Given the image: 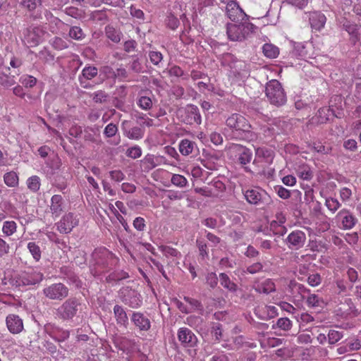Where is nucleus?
Masks as SVG:
<instances>
[{
  "label": "nucleus",
  "mask_w": 361,
  "mask_h": 361,
  "mask_svg": "<svg viewBox=\"0 0 361 361\" xmlns=\"http://www.w3.org/2000/svg\"><path fill=\"white\" fill-rule=\"evenodd\" d=\"M226 123L239 140L251 141L257 138L255 133L252 131L249 121L239 114H232L226 119Z\"/></svg>",
  "instance_id": "nucleus-1"
},
{
  "label": "nucleus",
  "mask_w": 361,
  "mask_h": 361,
  "mask_svg": "<svg viewBox=\"0 0 361 361\" xmlns=\"http://www.w3.org/2000/svg\"><path fill=\"white\" fill-rule=\"evenodd\" d=\"M92 258L95 262L94 267L91 269L94 276L101 275L118 262L114 255L104 247L96 249L92 253Z\"/></svg>",
  "instance_id": "nucleus-2"
},
{
  "label": "nucleus",
  "mask_w": 361,
  "mask_h": 361,
  "mask_svg": "<svg viewBox=\"0 0 361 361\" xmlns=\"http://www.w3.org/2000/svg\"><path fill=\"white\" fill-rule=\"evenodd\" d=\"M255 26L245 20L236 23H228L226 33L231 41L241 42L252 32Z\"/></svg>",
  "instance_id": "nucleus-3"
},
{
  "label": "nucleus",
  "mask_w": 361,
  "mask_h": 361,
  "mask_svg": "<svg viewBox=\"0 0 361 361\" xmlns=\"http://www.w3.org/2000/svg\"><path fill=\"white\" fill-rule=\"evenodd\" d=\"M243 193L246 201L264 209L272 202L270 195L260 188H251L243 189Z\"/></svg>",
  "instance_id": "nucleus-4"
},
{
  "label": "nucleus",
  "mask_w": 361,
  "mask_h": 361,
  "mask_svg": "<svg viewBox=\"0 0 361 361\" xmlns=\"http://www.w3.org/2000/svg\"><path fill=\"white\" fill-rule=\"evenodd\" d=\"M43 279L39 271L30 270L15 274L11 279V284L17 288H23L39 283Z\"/></svg>",
  "instance_id": "nucleus-5"
},
{
  "label": "nucleus",
  "mask_w": 361,
  "mask_h": 361,
  "mask_svg": "<svg viewBox=\"0 0 361 361\" xmlns=\"http://www.w3.org/2000/svg\"><path fill=\"white\" fill-rule=\"evenodd\" d=\"M266 95L269 102L276 106H281L286 102V97L281 83L276 80L269 81L266 86Z\"/></svg>",
  "instance_id": "nucleus-6"
},
{
  "label": "nucleus",
  "mask_w": 361,
  "mask_h": 361,
  "mask_svg": "<svg viewBox=\"0 0 361 361\" xmlns=\"http://www.w3.org/2000/svg\"><path fill=\"white\" fill-rule=\"evenodd\" d=\"M79 305L77 299H68L56 310V315L63 320L72 319L76 315Z\"/></svg>",
  "instance_id": "nucleus-7"
},
{
  "label": "nucleus",
  "mask_w": 361,
  "mask_h": 361,
  "mask_svg": "<svg viewBox=\"0 0 361 361\" xmlns=\"http://www.w3.org/2000/svg\"><path fill=\"white\" fill-rule=\"evenodd\" d=\"M44 295L50 300H61L68 295V288L61 283L51 284L43 290Z\"/></svg>",
  "instance_id": "nucleus-8"
},
{
  "label": "nucleus",
  "mask_w": 361,
  "mask_h": 361,
  "mask_svg": "<svg viewBox=\"0 0 361 361\" xmlns=\"http://www.w3.org/2000/svg\"><path fill=\"white\" fill-rule=\"evenodd\" d=\"M79 219L78 216L72 212H69L61 218V219L56 224L57 230L61 233H69L71 231L78 226Z\"/></svg>",
  "instance_id": "nucleus-9"
},
{
  "label": "nucleus",
  "mask_w": 361,
  "mask_h": 361,
  "mask_svg": "<svg viewBox=\"0 0 361 361\" xmlns=\"http://www.w3.org/2000/svg\"><path fill=\"white\" fill-rule=\"evenodd\" d=\"M44 34L39 27H30L24 33L23 42L28 47H35L42 40Z\"/></svg>",
  "instance_id": "nucleus-10"
},
{
  "label": "nucleus",
  "mask_w": 361,
  "mask_h": 361,
  "mask_svg": "<svg viewBox=\"0 0 361 361\" xmlns=\"http://www.w3.org/2000/svg\"><path fill=\"white\" fill-rule=\"evenodd\" d=\"M305 241V233L299 230L292 231L286 238L287 245L292 250H298L302 247Z\"/></svg>",
  "instance_id": "nucleus-11"
},
{
  "label": "nucleus",
  "mask_w": 361,
  "mask_h": 361,
  "mask_svg": "<svg viewBox=\"0 0 361 361\" xmlns=\"http://www.w3.org/2000/svg\"><path fill=\"white\" fill-rule=\"evenodd\" d=\"M227 17L233 22L238 23L244 20L246 14L237 2H231L226 6Z\"/></svg>",
  "instance_id": "nucleus-12"
},
{
  "label": "nucleus",
  "mask_w": 361,
  "mask_h": 361,
  "mask_svg": "<svg viewBox=\"0 0 361 361\" xmlns=\"http://www.w3.org/2000/svg\"><path fill=\"white\" fill-rule=\"evenodd\" d=\"M177 336L178 341L184 347H194L197 343L196 336L186 327L180 328Z\"/></svg>",
  "instance_id": "nucleus-13"
},
{
  "label": "nucleus",
  "mask_w": 361,
  "mask_h": 361,
  "mask_svg": "<svg viewBox=\"0 0 361 361\" xmlns=\"http://www.w3.org/2000/svg\"><path fill=\"white\" fill-rule=\"evenodd\" d=\"M286 220V216L283 213L279 212L276 214V219L269 224V230L273 235H283L286 233L287 229L284 226Z\"/></svg>",
  "instance_id": "nucleus-14"
},
{
  "label": "nucleus",
  "mask_w": 361,
  "mask_h": 361,
  "mask_svg": "<svg viewBox=\"0 0 361 361\" xmlns=\"http://www.w3.org/2000/svg\"><path fill=\"white\" fill-rule=\"evenodd\" d=\"M186 114L185 118L183 121L190 125L197 124L200 125L202 122L201 115L199 109L197 106L189 104L185 109Z\"/></svg>",
  "instance_id": "nucleus-15"
},
{
  "label": "nucleus",
  "mask_w": 361,
  "mask_h": 361,
  "mask_svg": "<svg viewBox=\"0 0 361 361\" xmlns=\"http://www.w3.org/2000/svg\"><path fill=\"white\" fill-rule=\"evenodd\" d=\"M6 323L8 331L15 334L20 333L23 329V320L18 315L11 314L6 317Z\"/></svg>",
  "instance_id": "nucleus-16"
},
{
  "label": "nucleus",
  "mask_w": 361,
  "mask_h": 361,
  "mask_svg": "<svg viewBox=\"0 0 361 361\" xmlns=\"http://www.w3.org/2000/svg\"><path fill=\"white\" fill-rule=\"evenodd\" d=\"M46 329L50 336L58 342L66 341L70 336L69 331L54 325L49 324L46 327Z\"/></svg>",
  "instance_id": "nucleus-17"
},
{
  "label": "nucleus",
  "mask_w": 361,
  "mask_h": 361,
  "mask_svg": "<svg viewBox=\"0 0 361 361\" xmlns=\"http://www.w3.org/2000/svg\"><path fill=\"white\" fill-rule=\"evenodd\" d=\"M50 211L54 217H59L64 209V200L61 195H54L51 198Z\"/></svg>",
  "instance_id": "nucleus-18"
},
{
  "label": "nucleus",
  "mask_w": 361,
  "mask_h": 361,
  "mask_svg": "<svg viewBox=\"0 0 361 361\" xmlns=\"http://www.w3.org/2000/svg\"><path fill=\"white\" fill-rule=\"evenodd\" d=\"M98 73V70L94 66H85L81 73V75H79V81L80 85L84 88H87L89 87L87 80H92L95 76H97Z\"/></svg>",
  "instance_id": "nucleus-19"
},
{
  "label": "nucleus",
  "mask_w": 361,
  "mask_h": 361,
  "mask_svg": "<svg viewBox=\"0 0 361 361\" xmlns=\"http://www.w3.org/2000/svg\"><path fill=\"white\" fill-rule=\"evenodd\" d=\"M341 221L342 228L348 230L352 228L357 222V219L348 210L343 209L337 215Z\"/></svg>",
  "instance_id": "nucleus-20"
},
{
  "label": "nucleus",
  "mask_w": 361,
  "mask_h": 361,
  "mask_svg": "<svg viewBox=\"0 0 361 361\" xmlns=\"http://www.w3.org/2000/svg\"><path fill=\"white\" fill-rule=\"evenodd\" d=\"M131 320L140 331H148L150 329L151 323L149 319L140 312H134Z\"/></svg>",
  "instance_id": "nucleus-21"
},
{
  "label": "nucleus",
  "mask_w": 361,
  "mask_h": 361,
  "mask_svg": "<svg viewBox=\"0 0 361 361\" xmlns=\"http://www.w3.org/2000/svg\"><path fill=\"white\" fill-rule=\"evenodd\" d=\"M326 20V16L320 12L314 11L310 14L309 20L311 27L317 31H319L324 27Z\"/></svg>",
  "instance_id": "nucleus-22"
},
{
  "label": "nucleus",
  "mask_w": 361,
  "mask_h": 361,
  "mask_svg": "<svg viewBox=\"0 0 361 361\" xmlns=\"http://www.w3.org/2000/svg\"><path fill=\"white\" fill-rule=\"evenodd\" d=\"M274 157V153L271 149L264 147L256 149L255 157L259 161H264L266 164H271Z\"/></svg>",
  "instance_id": "nucleus-23"
},
{
  "label": "nucleus",
  "mask_w": 361,
  "mask_h": 361,
  "mask_svg": "<svg viewBox=\"0 0 361 361\" xmlns=\"http://www.w3.org/2000/svg\"><path fill=\"white\" fill-rule=\"evenodd\" d=\"M114 314L117 324L126 327L128 324V318L124 309L121 306L116 305L114 307Z\"/></svg>",
  "instance_id": "nucleus-24"
},
{
  "label": "nucleus",
  "mask_w": 361,
  "mask_h": 361,
  "mask_svg": "<svg viewBox=\"0 0 361 361\" xmlns=\"http://www.w3.org/2000/svg\"><path fill=\"white\" fill-rule=\"evenodd\" d=\"M196 147L195 142L188 139L182 140L179 143V151L183 156L192 154Z\"/></svg>",
  "instance_id": "nucleus-25"
},
{
  "label": "nucleus",
  "mask_w": 361,
  "mask_h": 361,
  "mask_svg": "<svg viewBox=\"0 0 361 361\" xmlns=\"http://www.w3.org/2000/svg\"><path fill=\"white\" fill-rule=\"evenodd\" d=\"M159 158L153 154H147L142 160V164L145 171H149L159 164Z\"/></svg>",
  "instance_id": "nucleus-26"
},
{
  "label": "nucleus",
  "mask_w": 361,
  "mask_h": 361,
  "mask_svg": "<svg viewBox=\"0 0 361 361\" xmlns=\"http://www.w3.org/2000/svg\"><path fill=\"white\" fill-rule=\"evenodd\" d=\"M4 183L10 188H15L18 185L19 178L15 171H9L4 175Z\"/></svg>",
  "instance_id": "nucleus-27"
},
{
  "label": "nucleus",
  "mask_w": 361,
  "mask_h": 361,
  "mask_svg": "<svg viewBox=\"0 0 361 361\" xmlns=\"http://www.w3.org/2000/svg\"><path fill=\"white\" fill-rule=\"evenodd\" d=\"M262 51L265 56L269 59H275L279 54V48L272 44H264L262 47Z\"/></svg>",
  "instance_id": "nucleus-28"
},
{
  "label": "nucleus",
  "mask_w": 361,
  "mask_h": 361,
  "mask_svg": "<svg viewBox=\"0 0 361 361\" xmlns=\"http://www.w3.org/2000/svg\"><path fill=\"white\" fill-rule=\"evenodd\" d=\"M124 134L129 139L131 140H140L143 137L145 130L140 127H133L129 130H125Z\"/></svg>",
  "instance_id": "nucleus-29"
},
{
  "label": "nucleus",
  "mask_w": 361,
  "mask_h": 361,
  "mask_svg": "<svg viewBox=\"0 0 361 361\" xmlns=\"http://www.w3.org/2000/svg\"><path fill=\"white\" fill-rule=\"evenodd\" d=\"M238 152H239L238 159L241 164H243V165L247 164L251 161L252 154V152L250 151V149L240 146L238 147Z\"/></svg>",
  "instance_id": "nucleus-30"
},
{
  "label": "nucleus",
  "mask_w": 361,
  "mask_h": 361,
  "mask_svg": "<svg viewBox=\"0 0 361 361\" xmlns=\"http://www.w3.org/2000/svg\"><path fill=\"white\" fill-rule=\"evenodd\" d=\"M343 28L353 37L357 38L359 33V26L354 22L345 20L343 24Z\"/></svg>",
  "instance_id": "nucleus-31"
},
{
  "label": "nucleus",
  "mask_w": 361,
  "mask_h": 361,
  "mask_svg": "<svg viewBox=\"0 0 361 361\" xmlns=\"http://www.w3.org/2000/svg\"><path fill=\"white\" fill-rule=\"evenodd\" d=\"M17 231V224L14 221H6L3 224L2 232L5 236L9 237Z\"/></svg>",
  "instance_id": "nucleus-32"
},
{
  "label": "nucleus",
  "mask_w": 361,
  "mask_h": 361,
  "mask_svg": "<svg viewBox=\"0 0 361 361\" xmlns=\"http://www.w3.org/2000/svg\"><path fill=\"white\" fill-rule=\"evenodd\" d=\"M307 304L311 307H320L322 308L325 302L323 299L315 294H310L307 298Z\"/></svg>",
  "instance_id": "nucleus-33"
},
{
  "label": "nucleus",
  "mask_w": 361,
  "mask_h": 361,
  "mask_svg": "<svg viewBox=\"0 0 361 361\" xmlns=\"http://www.w3.org/2000/svg\"><path fill=\"white\" fill-rule=\"evenodd\" d=\"M106 36L114 42H118L121 40V33L113 26L107 25L105 27Z\"/></svg>",
  "instance_id": "nucleus-34"
},
{
  "label": "nucleus",
  "mask_w": 361,
  "mask_h": 361,
  "mask_svg": "<svg viewBox=\"0 0 361 361\" xmlns=\"http://www.w3.org/2000/svg\"><path fill=\"white\" fill-rule=\"evenodd\" d=\"M27 247L30 252V253L32 255L33 259L38 262L41 259V250L38 245L36 244L35 242H29L27 243Z\"/></svg>",
  "instance_id": "nucleus-35"
},
{
  "label": "nucleus",
  "mask_w": 361,
  "mask_h": 361,
  "mask_svg": "<svg viewBox=\"0 0 361 361\" xmlns=\"http://www.w3.org/2000/svg\"><path fill=\"white\" fill-rule=\"evenodd\" d=\"M276 287L274 281L271 279H266L261 283L259 287V291L263 292L264 293H270L275 291Z\"/></svg>",
  "instance_id": "nucleus-36"
},
{
  "label": "nucleus",
  "mask_w": 361,
  "mask_h": 361,
  "mask_svg": "<svg viewBox=\"0 0 361 361\" xmlns=\"http://www.w3.org/2000/svg\"><path fill=\"white\" fill-rule=\"evenodd\" d=\"M220 283L221 286L231 291H235L237 289V286L233 283L229 277L224 273L219 275Z\"/></svg>",
  "instance_id": "nucleus-37"
},
{
  "label": "nucleus",
  "mask_w": 361,
  "mask_h": 361,
  "mask_svg": "<svg viewBox=\"0 0 361 361\" xmlns=\"http://www.w3.org/2000/svg\"><path fill=\"white\" fill-rule=\"evenodd\" d=\"M40 178L37 176H32L27 180V186L29 190L36 192L40 188Z\"/></svg>",
  "instance_id": "nucleus-38"
},
{
  "label": "nucleus",
  "mask_w": 361,
  "mask_h": 361,
  "mask_svg": "<svg viewBox=\"0 0 361 361\" xmlns=\"http://www.w3.org/2000/svg\"><path fill=\"white\" fill-rule=\"evenodd\" d=\"M277 327L283 331H288L292 327V322L287 317L279 318L273 328Z\"/></svg>",
  "instance_id": "nucleus-39"
},
{
  "label": "nucleus",
  "mask_w": 361,
  "mask_h": 361,
  "mask_svg": "<svg viewBox=\"0 0 361 361\" xmlns=\"http://www.w3.org/2000/svg\"><path fill=\"white\" fill-rule=\"evenodd\" d=\"M137 104L143 110H149L152 107L153 103L150 97L142 96L138 99Z\"/></svg>",
  "instance_id": "nucleus-40"
},
{
  "label": "nucleus",
  "mask_w": 361,
  "mask_h": 361,
  "mask_svg": "<svg viewBox=\"0 0 361 361\" xmlns=\"http://www.w3.org/2000/svg\"><path fill=\"white\" fill-rule=\"evenodd\" d=\"M327 337L330 344H335L343 337V334L341 331L331 329L329 330Z\"/></svg>",
  "instance_id": "nucleus-41"
},
{
  "label": "nucleus",
  "mask_w": 361,
  "mask_h": 361,
  "mask_svg": "<svg viewBox=\"0 0 361 361\" xmlns=\"http://www.w3.org/2000/svg\"><path fill=\"white\" fill-rule=\"evenodd\" d=\"M333 112L331 109L329 108H322L319 109L317 112V118H318V122L319 123H325L329 119V116L332 114Z\"/></svg>",
  "instance_id": "nucleus-42"
},
{
  "label": "nucleus",
  "mask_w": 361,
  "mask_h": 361,
  "mask_svg": "<svg viewBox=\"0 0 361 361\" xmlns=\"http://www.w3.org/2000/svg\"><path fill=\"white\" fill-rule=\"evenodd\" d=\"M184 300L186 302H188L190 305V307H188V309L190 310V312L195 311V310L202 311V310H203L202 305L198 300L193 299V298H190L189 297H186V296L184 297Z\"/></svg>",
  "instance_id": "nucleus-43"
},
{
  "label": "nucleus",
  "mask_w": 361,
  "mask_h": 361,
  "mask_svg": "<svg viewBox=\"0 0 361 361\" xmlns=\"http://www.w3.org/2000/svg\"><path fill=\"white\" fill-rule=\"evenodd\" d=\"M171 183L179 188H184L188 185L187 179L180 174H173L171 177Z\"/></svg>",
  "instance_id": "nucleus-44"
},
{
  "label": "nucleus",
  "mask_w": 361,
  "mask_h": 361,
  "mask_svg": "<svg viewBox=\"0 0 361 361\" xmlns=\"http://www.w3.org/2000/svg\"><path fill=\"white\" fill-rule=\"evenodd\" d=\"M159 250L166 256V257H178L180 256V253L175 248H173L170 246L167 245H160L159 247Z\"/></svg>",
  "instance_id": "nucleus-45"
},
{
  "label": "nucleus",
  "mask_w": 361,
  "mask_h": 361,
  "mask_svg": "<svg viewBox=\"0 0 361 361\" xmlns=\"http://www.w3.org/2000/svg\"><path fill=\"white\" fill-rule=\"evenodd\" d=\"M20 82L25 87H32L37 83V79L30 75H24L20 78Z\"/></svg>",
  "instance_id": "nucleus-46"
},
{
  "label": "nucleus",
  "mask_w": 361,
  "mask_h": 361,
  "mask_svg": "<svg viewBox=\"0 0 361 361\" xmlns=\"http://www.w3.org/2000/svg\"><path fill=\"white\" fill-rule=\"evenodd\" d=\"M69 36L72 39L81 40L85 37L82 30L78 26H73L69 30Z\"/></svg>",
  "instance_id": "nucleus-47"
},
{
  "label": "nucleus",
  "mask_w": 361,
  "mask_h": 361,
  "mask_svg": "<svg viewBox=\"0 0 361 361\" xmlns=\"http://www.w3.org/2000/svg\"><path fill=\"white\" fill-rule=\"evenodd\" d=\"M51 44L52 47L59 50H63L68 47V42L60 37H54L51 39Z\"/></svg>",
  "instance_id": "nucleus-48"
},
{
  "label": "nucleus",
  "mask_w": 361,
  "mask_h": 361,
  "mask_svg": "<svg viewBox=\"0 0 361 361\" xmlns=\"http://www.w3.org/2000/svg\"><path fill=\"white\" fill-rule=\"evenodd\" d=\"M325 205L332 213H334L341 207V204L338 200L333 197L326 198Z\"/></svg>",
  "instance_id": "nucleus-49"
},
{
  "label": "nucleus",
  "mask_w": 361,
  "mask_h": 361,
  "mask_svg": "<svg viewBox=\"0 0 361 361\" xmlns=\"http://www.w3.org/2000/svg\"><path fill=\"white\" fill-rule=\"evenodd\" d=\"M169 73L170 76L174 77H183V79L188 80L189 78V75L188 74H185L183 71L178 66H173L171 67L169 70Z\"/></svg>",
  "instance_id": "nucleus-50"
},
{
  "label": "nucleus",
  "mask_w": 361,
  "mask_h": 361,
  "mask_svg": "<svg viewBox=\"0 0 361 361\" xmlns=\"http://www.w3.org/2000/svg\"><path fill=\"white\" fill-rule=\"evenodd\" d=\"M64 26V23L58 18L53 17L50 21V30L53 33H57Z\"/></svg>",
  "instance_id": "nucleus-51"
},
{
  "label": "nucleus",
  "mask_w": 361,
  "mask_h": 361,
  "mask_svg": "<svg viewBox=\"0 0 361 361\" xmlns=\"http://www.w3.org/2000/svg\"><path fill=\"white\" fill-rule=\"evenodd\" d=\"M13 77H11L3 73H0V84L5 87H9L15 84Z\"/></svg>",
  "instance_id": "nucleus-52"
},
{
  "label": "nucleus",
  "mask_w": 361,
  "mask_h": 361,
  "mask_svg": "<svg viewBox=\"0 0 361 361\" xmlns=\"http://www.w3.org/2000/svg\"><path fill=\"white\" fill-rule=\"evenodd\" d=\"M195 191L197 193H200L202 195L205 196V197H215V196H218V193L215 192V191H214V189L212 188H208V187L196 188L195 189Z\"/></svg>",
  "instance_id": "nucleus-53"
},
{
  "label": "nucleus",
  "mask_w": 361,
  "mask_h": 361,
  "mask_svg": "<svg viewBox=\"0 0 361 361\" xmlns=\"http://www.w3.org/2000/svg\"><path fill=\"white\" fill-rule=\"evenodd\" d=\"M126 155L132 159L139 158L142 155V149L139 146H133L127 149Z\"/></svg>",
  "instance_id": "nucleus-54"
},
{
  "label": "nucleus",
  "mask_w": 361,
  "mask_h": 361,
  "mask_svg": "<svg viewBox=\"0 0 361 361\" xmlns=\"http://www.w3.org/2000/svg\"><path fill=\"white\" fill-rule=\"evenodd\" d=\"M137 122L141 126H152L154 121L144 114H139L137 116Z\"/></svg>",
  "instance_id": "nucleus-55"
},
{
  "label": "nucleus",
  "mask_w": 361,
  "mask_h": 361,
  "mask_svg": "<svg viewBox=\"0 0 361 361\" xmlns=\"http://www.w3.org/2000/svg\"><path fill=\"white\" fill-rule=\"evenodd\" d=\"M118 131V128L116 126V125L111 123H109L104 128V135L106 137H112L113 136H114L116 133Z\"/></svg>",
  "instance_id": "nucleus-56"
},
{
  "label": "nucleus",
  "mask_w": 361,
  "mask_h": 361,
  "mask_svg": "<svg viewBox=\"0 0 361 361\" xmlns=\"http://www.w3.org/2000/svg\"><path fill=\"white\" fill-rule=\"evenodd\" d=\"M212 335L214 336L215 340L220 341L224 338L223 330L221 325L219 323L214 324L212 331Z\"/></svg>",
  "instance_id": "nucleus-57"
},
{
  "label": "nucleus",
  "mask_w": 361,
  "mask_h": 361,
  "mask_svg": "<svg viewBox=\"0 0 361 361\" xmlns=\"http://www.w3.org/2000/svg\"><path fill=\"white\" fill-rule=\"evenodd\" d=\"M276 192L281 198L287 200L290 197V190L283 188V186L278 185L274 188Z\"/></svg>",
  "instance_id": "nucleus-58"
},
{
  "label": "nucleus",
  "mask_w": 361,
  "mask_h": 361,
  "mask_svg": "<svg viewBox=\"0 0 361 361\" xmlns=\"http://www.w3.org/2000/svg\"><path fill=\"white\" fill-rule=\"evenodd\" d=\"M166 25H167L168 27L174 30L178 27L179 20L176 16H174L172 14H170L169 16H167Z\"/></svg>",
  "instance_id": "nucleus-59"
},
{
  "label": "nucleus",
  "mask_w": 361,
  "mask_h": 361,
  "mask_svg": "<svg viewBox=\"0 0 361 361\" xmlns=\"http://www.w3.org/2000/svg\"><path fill=\"white\" fill-rule=\"evenodd\" d=\"M107 94L102 90L93 93L92 99L96 103H103L106 101Z\"/></svg>",
  "instance_id": "nucleus-60"
},
{
  "label": "nucleus",
  "mask_w": 361,
  "mask_h": 361,
  "mask_svg": "<svg viewBox=\"0 0 361 361\" xmlns=\"http://www.w3.org/2000/svg\"><path fill=\"white\" fill-rule=\"evenodd\" d=\"M11 247L9 244L0 237V257L5 256L10 252Z\"/></svg>",
  "instance_id": "nucleus-61"
},
{
  "label": "nucleus",
  "mask_w": 361,
  "mask_h": 361,
  "mask_svg": "<svg viewBox=\"0 0 361 361\" xmlns=\"http://www.w3.org/2000/svg\"><path fill=\"white\" fill-rule=\"evenodd\" d=\"M307 282L311 286H317L322 282L321 276L319 274H313L308 276Z\"/></svg>",
  "instance_id": "nucleus-62"
},
{
  "label": "nucleus",
  "mask_w": 361,
  "mask_h": 361,
  "mask_svg": "<svg viewBox=\"0 0 361 361\" xmlns=\"http://www.w3.org/2000/svg\"><path fill=\"white\" fill-rule=\"evenodd\" d=\"M66 13L67 15L75 18H80L82 16V11L75 7L66 8Z\"/></svg>",
  "instance_id": "nucleus-63"
},
{
  "label": "nucleus",
  "mask_w": 361,
  "mask_h": 361,
  "mask_svg": "<svg viewBox=\"0 0 361 361\" xmlns=\"http://www.w3.org/2000/svg\"><path fill=\"white\" fill-rule=\"evenodd\" d=\"M134 228L139 231H142L145 228V221L142 217H136L133 221Z\"/></svg>",
  "instance_id": "nucleus-64"
}]
</instances>
